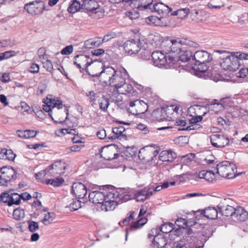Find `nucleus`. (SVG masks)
I'll return each instance as SVG.
<instances>
[{
	"instance_id": "5701e85b",
	"label": "nucleus",
	"mask_w": 248,
	"mask_h": 248,
	"mask_svg": "<svg viewBox=\"0 0 248 248\" xmlns=\"http://www.w3.org/2000/svg\"><path fill=\"white\" fill-rule=\"evenodd\" d=\"M152 8L153 11H154L163 16L168 15L172 11L170 7L162 2L155 3Z\"/></svg>"
},
{
	"instance_id": "37998d69",
	"label": "nucleus",
	"mask_w": 248,
	"mask_h": 248,
	"mask_svg": "<svg viewBox=\"0 0 248 248\" xmlns=\"http://www.w3.org/2000/svg\"><path fill=\"white\" fill-rule=\"evenodd\" d=\"M10 203L9 206H12L14 204L18 205L20 203L19 194L16 193L10 194Z\"/></svg>"
},
{
	"instance_id": "774afa93",
	"label": "nucleus",
	"mask_w": 248,
	"mask_h": 248,
	"mask_svg": "<svg viewBox=\"0 0 248 248\" xmlns=\"http://www.w3.org/2000/svg\"><path fill=\"white\" fill-rule=\"evenodd\" d=\"M0 79L3 83L9 82L11 80L9 73H2Z\"/></svg>"
},
{
	"instance_id": "3c124183",
	"label": "nucleus",
	"mask_w": 248,
	"mask_h": 248,
	"mask_svg": "<svg viewBox=\"0 0 248 248\" xmlns=\"http://www.w3.org/2000/svg\"><path fill=\"white\" fill-rule=\"evenodd\" d=\"M46 87H47L46 81L45 80L42 81L38 87V89L37 91V94L38 95H40V94H43L46 91Z\"/></svg>"
},
{
	"instance_id": "09e8293b",
	"label": "nucleus",
	"mask_w": 248,
	"mask_h": 248,
	"mask_svg": "<svg viewBox=\"0 0 248 248\" xmlns=\"http://www.w3.org/2000/svg\"><path fill=\"white\" fill-rule=\"evenodd\" d=\"M193 68L195 71L201 73L205 72L208 70V67L205 63H196Z\"/></svg>"
},
{
	"instance_id": "5fc2aeb1",
	"label": "nucleus",
	"mask_w": 248,
	"mask_h": 248,
	"mask_svg": "<svg viewBox=\"0 0 248 248\" xmlns=\"http://www.w3.org/2000/svg\"><path fill=\"white\" fill-rule=\"evenodd\" d=\"M173 106H168L165 108H163L165 112L166 113V116H167V118H169L168 121H170L172 118V116L173 114Z\"/></svg>"
},
{
	"instance_id": "4c0bfd02",
	"label": "nucleus",
	"mask_w": 248,
	"mask_h": 248,
	"mask_svg": "<svg viewBox=\"0 0 248 248\" xmlns=\"http://www.w3.org/2000/svg\"><path fill=\"white\" fill-rule=\"evenodd\" d=\"M147 218H141L137 221L132 222L131 223L130 227L129 228L128 231H132L134 230L141 228L147 222Z\"/></svg>"
},
{
	"instance_id": "dca6fc26",
	"label": "nucleus",
	"mask_w": 248,
	"mask_h": 248,
	"mask_svg": "<svg viewBox=\"0 0 248 248\" xmlns=\"http://www.w3.org/2000/svg\"><path fill=\"white\" fill-rule=\"evenodd\" d=\"M87 193L85 186L80 182L75 183L72 186V193L78 199H83Z\"/></svg>"
},
{
	"instance_id": "39448f33",
	"label": "nucleus",
	"mask_w": 248,
	"mask_h": 248,
	"mask_svg": "<svg viewBox=\"0 0 248 248\" xmlns=\"http://www.w3.org/2000/svg\"><path fill=\"white\" fill-rule=\"evenodd\" d=\"M224 52L227 55L225 57L222 58L220 61L221 67L225 70L230 71H235L237 70L240 65V63L235 53Z\"/></svg>"
},
{
	"instance_id": "13d9d810",
	"label": "nucleus",
	"mask_w": 248,
	"mask_h": 248,
	"mask_svg": "<svg viewBox=\"0 0 248 248\" xmlns=\"http://www.w3.org/2000/svg\"><path fill=\"white\" fill-rule=\"evenodd\" d=\"M175 224L179 227L185 228L187 225V222L186 219L182 217H179L175 221Z\"/></svg>"
},
{
	"instance_id": "9d476101",
	"label": "nucleus",
	"mask_w": 248,
	"mask_h": 248,
	"mask_svg": "<svg viewBox=\"0 0 248 248\" xmlns=\"http://www.w3.org/2000/svg\"><path fill=\"white\" fill-rule=\"evenodd\" d=\"M158 153L159 151L155 146H148L140 150L139 157L146 162H149L153 160Z\"/></svg>"
},
{
	"instance_id": "49530a36",
	"label": "nucleus",
	"mask_w": 248,
	"mask_h": 248,
	"mask_svg": "<svg viewBox=\"0 0 248 248\" xmlns=\"http://www.w3.org/2000/svg\"><path fill=\"white\" fill-rule=\"evenodd\" d=\"M109 105V101L108 99L107 98H103L99 102V108L104 112L107 111V109Z\"/></svg>"
},
{
	"instance_id": "f257e3e1",
	"label": "nucleus",
	"mask_w": 248,
	"mask_h": 248,
	"mask_svg": "<svg viewBox=\"0 0 248 248\" xmlns=\"http://www.w3.org/2000/svg\"><path fill=\"white\" fill-rule=\"evenodd\" d=\"M88 198L91 202L100 205L102 210L106 212L115 209L117 205L116 200L118 198L122 199L124 202L130 199L129 196L127 194L123 195L116 189H112L110 191H108L101 188L90 192Z\"/></svg>"
},
{
	"instance_id": "b1692460",
	"label": "nucleus",
	"mask_w": 248,
	"mask_h": 248,
	"mask_svg": "<svg viewBox=\"0 0 248 248\" xmlns=\"http://www.w3.org/2000/svg\"><path fill=\"white\" fill-rule=\"evenodd\" d=\"M146 22L154 26H166L167 25V19L163 17H158L156 16H150L146 18Z\"/></svg>"
},
{
	"instance_id": "412c9836",
	"label": "nucleus",
	"mask_w": 248,
	"mask_h": 248,
	"mask_svg": "<svg viewBox=\"0 0 248 248\" xmlns=\"http://www.w3.org/2000/svg\"><path fill=\"white\" fill-rule=\"evenodd\" d=\"M153 0H133V6L140 10L153 12L152 5Z\"/></svg>"
},
{
	"instance_id": "c756f323",
	"label": "nucleus",
	"mask_w": 248,
	"mask_h": 248,
	"mask_svg": "<svg viewBox=\"0 0 248 248\" xmlns=\"http://www.w3.org/2000/svg\"><path fill=\"white\" fill-rule=\"evenodd\" d=\"M119 93L126 94H128L129 96H134L137 94V93L134 91L132 86L129 84H126V81L125 83L117 90Z\"/></svg>"
},
{
	"instance_id": "4468645a",
	"label": "nucleus",
	"mask_w": 248,
	"mask_h": 248,
	"mask_svg": "<svg viewBox=\"0 0 248 248\" xmlns=\"http://www.w3.org/2000/svg\"><path fill=\"white\" fill-rule=\"evenodd\" d=\"M154 189V186H150L141 190H138L134 194V199L137 202H143L149 199L153 195V190Z\"/></svg>"
},
{
	"instance_id": "79ce46f5",
	"label": "nucleus",
	"mask_w": 248,
	"mask_h": 248,
	"mask_svg": "<svg viewBox=\"0 0 248 248\" xmlns=\"http://www.w3.org/2000/svg\"><path fill=\"white\" fill-rule=\"evenodd\" d=\"M174 228V225L170 222L164 223L161 226L160 230L163 233H169L171 232Z\"/></svg>"
},
{
	"instance_id": "e2e57ef3",
	"label": "nucleus",
	"mask_w": 248,
	"mask_h": 248,
	"mask_svg": "<svg viewBox=\"0 0 248 248\" xmlns=\"http://www.w3.org/2000/svg\"><path fill=\"white\" fill-rule=\"evenodd\" d=\"M248 75V68H242L236 73V76L238 78H244Z\"/></svg>"
},
{
	"instance_id": "72a5a7b5",
	"label": "nucleus",
	"mask_w": 248,
	"mask_h": 248,
	"mask_svg": "<svg viewBox=\"0 0 248 248\" xmlns=\"http://www.w3.org/2000/svg\"><path fill=\"white\" fill-rule=\"evenodd\" d=\"M103 43L101 38L90 39L84 42V47L86 48H92L100 46Z\"/></svg>"
},
{
	"instance_id": "de8ad7c7",
	"label": "nucleus",
	"mask_w": 248,
	"mask_h": 248,
	"mask_svg": "<svg viewBox=\"0 0 248 248\" xmlns=\"http://www.w3.org/2000/svg\"><path fill=\"white\" fill-rule=\"evenodd\" d=\"M16 54V52L14 50L7 51L3 53H0V61L4 59H9L15 56Z\"/></svg>"
},
{
	"instance_id": "6ab92c4d",
	"label": "nucleus",
	"mask_w": 248,
	"mask_h": 248,
	"mask_svg": "<svg viewBox=\"0 0 248 248\" xmlns=\"http://www.w3.org/2000/svg\"><path fill=\"white\" fill-rule=\"evenodd\" d=\"M217 208L219 212L222 215L226 217L233 216L235 208L228 205L225 199H224L219 202L217 205Z\"/></svg>"
},
{
	"instance_id": "2f4dec72",
	"label": "nucleus",
	"mask_w": 248,
	"mask_h": 248,
	"mask_svg": "<svg viewBox=\"0 0 248 248\" xmlns=\"http://www.w3.org/2000/svg\"><path fill=\"white\" fill-rule=\"evenodd\" d=\"M65 2H67L69 3L67 11L70 13H75L79 9H82V4L77 0H65Z\"/></svg>"
},
{
	"instance_id": "f8f14e48",
	"label": "nucleus",
	"mask_w": 248,
	"mask_h": 248,
	"mask_svg": "<svg viewBox=\"0 0 248 248\" xmlns=\"http://www.w3.org/2000/svg\"><path fill=\"white\" fill-rule=\"evenodd\" d=\"M147 104L142 100H136L130 103L129 110L133 115L143 114L148 110Z\"/></svg>"
},
{
	"instance_id": "a211bd4d",
	"label": "nucleus",
	"mask_w": 248,
	"mask_h": 248,
	"mask_svg": "<svg viewBox=\"0 0 248 248\" xmlns=\"http://www.w3.org/2000/svg\"><path fill=\"white\" fill-rule=\"evenodd\" d=\"M74 64L79 68L87 70L92 60L86 55H78L74 57Z\"/></svg>"
},
{
	"instance_id": "bb28decb",
	"label": "nucleus",
	"mask_w": 248,
	"mask_h": 248,
	"mask_svg": "<svg viewBox=\"0 0 248 248\" xmlns=\"http://www.w3.org/2000/svg\"><path fill=\"white\" fill-rule=\"evenodd\" d=\"M100 155L102 157L108 160L116 158L118 156V155L115 153L114 149L108 147L103 148L100 153Z\"/></svg>"
},
{
	"instance_id": "f3484780",
	"label": "nucleus",
	"mask_w": 248,
	"mask_h": 248,
	"mask_svg": "<svg viewBox=\"0 0 248 248\" xmlns=\"http://www.w3.org/2000/svg\"><path fill=\"white\" fill-rule=\"evenodd\" d=\"M210 141L211 144L215 147L223 148L229 144V140L222 135L217 134L211 136Z\"/></svg>"
},
{
	"instance_id": "2eb2a0df",
	"label": "nucleus",
	"mask_w": 248,
	"mask_h": 248,
	"mask_svg": "<svg viewBox=\"0 0 248 248\" xmlns=\"http://www.w3.org/2000/svg\"><path fill=\"white\" fill-rule=\"evenodd\" d=\"M192 56V53L190 51H188L182 47L174 56L171 55V58L172 59L175 60V61H174V66H175L176 68L177 66V62L179 61L182 62H186L190 60Z\"/></svg>"
},
{
	"instance_id": "680f3d73",
	"label": "nucleus",
	"mask_w": 248,
	"mask_h": 248,
	"mask_svg": "<svg viewBox=\"0 0 248 248\" xmlns=\"http://www.w3.org/2000/svg\"><path fill=\"white\" fill-rule=\"evenodd\" d=\"M48 171H47V168L46 170H42L37 173L35 174V177L38 180H41L45 176L47 175L48 176Z\"/></svg>"
},
{
	"instance_id": "a878e982",
	"label": "nucleus",
	"mask_w": 248,
	"mask_h": 248,
	"mask_svg": "<svg viewBox=\"0 0 248 248\" xmlns=\"http://www.w3.org/2000/svg\"><path fill=\"white\" fill-rule=\"evenodd\" d=\"M233 217L241 221H244L248 218V213L244 208L238 206L235 209Z\"/></svg>"
},
{
	"instance_id": "ea45409f",
	"label": "nucleus",
	"mask_w": 248,
	"mask_h": 248,
	"mask_svg": "<svg viewBox=\"0 0 248 248\" xmlns=\"http://www.w3.org/2000/svg\"><path fill=\"white\" fill-rule=\"evenodd\" d=\"M55 218V214L53 212H47L45 214L42 221L45 225H47L51 223Z\"/></svg>"
},
{
	"instance_id": "e433bc0d",
	"label": "nucleus",
	"mask_w": 248,
	"mask_h": 248,
	"mask_svg": "<svg viewBox=\"0 0 248 248\" xmlns=\"http://www.w3.org/2000/svg\"><path fill=\"white\" fill-rule=\"evenodd\" d=\"M153 116L156 121L158 122L163 121L164 120L168 121L169 118H167L164 109L162 108L161 109L155 110L153 112Z\"/></svg>"
},
{
	"instance_id": "58836bf2",
	"label": "nucleus",
	"mask_w": 248,
	"mask_h": 248,
	"mask_svg": "<svg viewBox=\"0 0 248 248\" xmlns=\"http://www.w3.org/2000/svg\"><path fill=\"white\" fill-rule=\"evenodd\" d=\"M189 13V9L188 8L180 9L170 14L171 16H176L178 18L182 19L187 16Z\"/></svg>"
},
{
	"instance_id": "864d4df0",
	"label": "nucleus",
	"mask_w": 248,
	"mask_h": 248,
	"mask_svg": "<svg viewBox=\"0 0 248 248\" xmlns=\"http://www.w3.org/2000/svg\"><path fill=\"white\" fill-rule=\"evenodd\" d=\"M44 67L48 72H51L53 69V65L51 61L48 60L42 61Z\"/></svg>"
},
{
	"instance_id": "20e7f679",
	"label": "nucleus",
	"mask_w": 248,
	"mask_h": 248,
	"mask_svg": "<svg viewBox=\"0 0 248 248\" xmlns=\"http://www.w3.org/2000/svg\"><path fill=\"white\" fill-rule=\"evenodd\" d=\"M153 64L158 67H164L166 69L175 68L174 66V60L172 59L171 55L168 57L161 51H156L153 52L152 55Z\"/></svg>"
},
{
	"instance_id": "c85d7f7f",
	"label": "nucleus",
	"mask_w": 248,
	"mask_h": 248,
	"mask_svg": "<svg viewBox=\"0 0 248 248\" xmlns=\"http://www.w3.org/2000/svg\"><path fill=\"white\" fill-rule=\"evenodd\" d=\"M167 243V241L162 234H155L154 236L153 246L154 248H164Z\"/></svg>"
},
{
	"instance_id": "bf43d9fd",
	"label": "nucleus",
	"mask_w": 248,
	"mask_h": 248,
	"mask_svg": "<svg viewBox=\"0 0 248 248\" xmlns=\"http://www.w3.org/2000/svg\"><path fill=\"white\" fill-rule=\"evenodd\" d=\"M73 51L72 45H69L63 48L61 51V54L64 55H68L71 54Z\"/></svg>"
},
{
	"instance_id": "6e6d98bb",
	"label": "nucleus",
	"mask_w": 248,
	"mask_h": 248,
	"mask_svg": "<svg viewBox=\"0 0 248 248\" xmlns=\"http://www.w3.org/2000/svg\"><path fill=\"white\" fill-rule=\"evenodd\" d=\"M37 53L39 58L41 61L46 60V59H47V56L46 54V49L45 47L40 48L38 50Z\"/></svg>"
},
{
	"instance_id": "7ed1b4c3",
	"label": "nucleus",
	"mask_w": 248,
	"mask_h": 248,
	"mask_svg": "<svg viewBox=\"0 0 248 248\" xmlns=\"http://www.w3.org/2000/svg\"><path fill=\"white\" fill-rule=\"evenodd\" d=\"M161 46L166 53L175 54L181 50L183 46L197 48L199 45L197 43L186 38L170 37L163 41Z\"/></svg>"
},
{
	"instance_id": "c9c22d12",
	"label": "nucleus",
	"mask_w": 248,
	"mask_h": 248,
	"mask_svg": "<svg viewBox=\"0 0 248 248\" xmlns=\"http://www.w3.org/2000/svg\"><path fill=\"white\" fill-rule=\"evenodd\" d=\"M44 103L45 104H49L54 109L56 108L57 109H59L62 108V102L60 100H56L53 98L51 96L47 97L44 100Z\"/></svg>"
},
{
	"instance_id": "473e14b6",
	"label": "nucleus",
	"mask_w": 248,
	"mask_h": 248,
	"mask_svg": "<svg viewBox=\"0 0 248 248\" xmlns=\"http://www.w3.org/2000/svg\"><path fill=\"white\" fill-rule=\"evenodd\" d=\"M16 156L12 150L3 149L0 152V159L14 161Z\"/></svg>"
},
{
	"instance_id": "aec40b11",
	"label": "nucleus",
	"mask_w": 248,
	"mask_h": 248,
	"mask_svg": "<svg viewBox=\"0 0 248 248\" xmlns=\"http://www.w3.org/2000/svg\"><path fill=\"white\" fill-rule=\"evenodd\" d=\"M196 63H203L209 62L212 58L210 54L204 50L197 51L194 56Z\"/></svg>"
},
{
	"instance_id": "cd10ccee",
	"label": "nucleus",
	"mask_w": 248,
	"mask_h": 248,
	"mask_svg": "<svg viewBox=\"0 0 248 248\" xmlns=\"http://www.w3.org/2000/svg\"><path fill=\"white\" fill-rule=\"evenodd\" d=\"M45 9V3L40 0L32 1V13L35 15H40Z\"/></svg>"
},
{
	"instance_id": "423d86ee",
	"label": "nucleus",
	"mask_w": 248,
	"mask_h": 248,
	"mask_svg": "<svg viewBox=\"0 0 248 248\" xmlns=\"http://www.w3.org/2000/svg\"><path fill=\"white\" fill-rule=\"evenodd\" d=\"M217 173L222 177L232 179L235 176V166L228 161L218 163L217 166Z\"/></svg>"
},
{
	"instance_id": "4d7b16f0",
	"label": "nucleus",
	"mask_w": 248,
	"mask_h": 248,
	"mask_svg": "<svg viewBox=\"0 0 248 248\" xmlns=\"http://www.w3.org/2000/svg\"><path fill=\"white\" fill-rule=\"evenodd\" d=\"M125 131V128L123 126H119L118 127H115L113 128L112 132L113 133L117 135L118 137L119 136L122 135L123 133Z\"/></svg>"
},
{
	"instance_id": "ddd939ff",
	"label": "nucleus",
	"mask_w": 248,
	"mask_h": 248,
	"mask_svg": "<svg viewBox=\"0 0 248 248\" xmlns=\"http://www.w3.org/2000/svg\"><path fill=\"white\" fill-rule=\"evenodd\" d=\"M66 165L61 160H57L47 168L48 177L62 175L64 173Z\"/></svg>"
},
{
	"instance_id": "603ef678",
	"label": "nucleus",
	"mask_w": 248,
	"mask_h": 248,
	"mask_svg": "<svg viewBox=\"0 0 248 248\" xmlns=\"http://www.w3.org/2000/svg\"><path fill=\"white\" fill-rule=\"evenodd\" d=\"M80 207V202L79 201H74L73 200L72 202L66 207L69 208L70 211H76Z\"/></svg>"
},
{
	"instance_id": "a19ab883",
	"label": "nucleus",
	"mask_w": 248,
	"mask_h": 248,
	"mask_svg": "<svg viewBox=\"0 0 248 248\" xmlns=\"http://www.w3.org/2000/svg\"><path fill=\"white\" fill-rule=\"evenodd\" d=\"M64 181V179L62 178L58 177L53 179L46 180L45 182L47 185H51L54 186L58 187L62 185Z\"/></svg>"
},
{
	"instance_id": "8fccbe9b",
	"label": "nucleus",
	"mask_w": 248,
	"mask_h": 248,
	"mask_svg": "<svg viewBox=\"0 0 248 248\" xmlns=\"http://www.w3.org/2000/svg\"><path fill=\"white\" fill-rule=\"evenodd\" d=\"M86 95L90 99V102L91 103L92 106H94L95 104V102L96 101L97 96L93 91H89L86 93Z\"/></svg>"
},
{
	"instance_id": "6e6552de",
	"label": "nucleus",
	"mask_w": 248,
	"mask_h": 248,
	"mask_svg": "<svg viewBox=\"0 0 248 248\" xmlns=\"http://www.w3.org/2000/svg\"><path fill=\"white\" fill-rule=\"evenodd\" d=\"M82 9H85L92 14L94 17L100 18L104 16V11L95 0H84L81 5Z\"/></svg>"
},
{
	"instance_id": "7c9ffc66",
	"label": "nucleus",
	"mask_w": 248,
	"mask_h": 248,
	"mask_svg": "<svg viewBox=\"0 0 248 248\" xmlns=\"http://www.w3.org/2000/svg\"><path fill=\"white\" fill-rule=\"evenodd\" d=\"M198 177L206 181L213 182L216 179V174L211 170H203L198 174Z\"/></svg>"
},
{
	"instance_id": "9b49d317",
	"label": "nucleus",
	"mask_w": 248,
	"mask_h": 248,
	"mask_svg": "<svg viewBox=\"0 0 248 248\" xmlns=\"http://www.w3.org/2000/svg\"><path fill=\"white\" fill-rule=\"evenodd\" d=\"M103 63L101 62L94 61L93 62L92 61L91 63L87 68L86 72L92 77H99L100 81L103 82L102 74L106 70V68L103 69Z\"/></svg>"
},
{
	"instance_id": "f704fd0d",
	"label": "nucleus",
	"mask_w": 248,
	"mask_h": 248,
	"mask_svg": "<svg viewBox=\"0 0 248 248\" xmlns=\"http://www.w3.org/2000/svg\"><path fill=\"white\" fill-rule=\"evenodd\" d=\"M202 214L207 218L215 219L217 217L218 211L214 207H208L205 210L202 211Z\"/></svg>"
},
{
	"instance_id": "4be33fe9",
	"label": "nucleus",
	"mask_w": 248,
	"mask_h": 248,
	"mask_svg": "<svg viewBox=\"0 0 248 248\" xmlns=\"http://www.w3.org/2000/svg\"><path fill=\"white\" fill-rule=\"evenodd\" d=\"M42 197L41 194L38 192H34L33 194L32 198L34 199L33 202L32 203V212L33 211V209H35L36 212H34V215H38L39 213L43 210V207L41 204V202L39 199Z\"/></svg>"
},
{
	"instance_id": "393cba45",
	"label": "nucleus",
	"mask_w": 248,
	"mask_h": 248,
	"mask_svg": "<svg viewBox=\"0 0 248 248\" xmlns=\"http://www.w3.org/2000/svg\"><path fill=\"white\" fill-rule=\"evenodd\" d=\"M177 157L176 153L171 150H163L159 154V159L163 162H172Z\"/></svg>"
},
{
	"instance_id": "338daca9",
	"label": "nucleus",
	"mask_w": 248,
	"mask_h": 248,
	"mask_svg": "<svg viewBox=\"0 0 248 248\" xmlns=\"http://www.w3.org/2000/svg\"><path fill=\"white\" fill-rule=\"evenodd\" d=\"M234 53L239 61L240 60H248V54L242 53L241 52H236Z\"/></svg>"
},
{
	"instance_id": "69168bd1",
	"label": "nucleus",
	"mask_w": 248,
	"mask_h": 248,
	"mask_svg": "<svg viewBox=\"0 0 248 248\" xmlns=\"http://www.w3.org/2000/svg\"><path fill=\"white\" fill-rule=\"evenodd\" d=\"M194 158V155L190 154L186 155L185 156L182 157L181 160L183 163H188L191 162Z\"/></svg>"
},
{
	"instance_id": "0eeeda50",
	"label": "nucleus",
	"mask_w": 248,
	"mask_h": 248,
	"mask_svg": "<svg viewBox=\"0 0 248 248\" xmlns=\"http://www.w3.org/2000/svg\"><path fill=\"white\" fill-rule=\"evenodd\" d=\"M16 178V172L12 167L4 166L0 169V186H6Z\"/></svg>"
},
{
	"instance_id": "c03bdc74",
	"label": "nucleus",
	"mask_w": 248,
	"mask_h": 248,
	"mask_svg": "<svg viewBox=\"0 0 248 248\" xmlns=\"http://www.w3.org/2000/svg\"><path fill=\"white\" fill-rule=\"evenodd\" d=\"M17 135L23 139L27 140L31 138V130L27 129L25 130H18L16 131Z\"/></svg>"
},
{
	"instance_id": "052dcab7",
	"label": "nucleus",
	"mask_w": 248,
	"mask_h": 248,
	"mask_svg": "<svg viewBox=\"0 0 248 248\" xmlns=\"http://www.w3.org/2000/svg\"><path fill=\"white\" fill-rule=\"evenodd\" d=\"M10 194L7 193H3L0 195V202H2L4 203H7L9 205L10 203Z\"/></svg>"
},
{
	"instance_id": "0e129e2a",
	"label": "nucleus",
	"mask_w": 248,
	"mask_h": 248,
	"mask_svg": "<svg viewBox=\"0 0 248 248\" xmlns=\"http://www.w3.org/2000/svg\"><path fill=\"white\" fill-rule=\"evenodd\" d=\"M84 147V145H74L67 149V152L69 153L70 152H78L80 151L82 147Z\"/></svg>"
},
{
	"instance_id": "a18cd8bd",
	"label": "nucleus",
	"mask_w": 248,
	"mask_h": 248,
	"mask_svg": "<svg viewBox=\"0 0 248 248\" xmlns=\"http://www.w3.org/2000/svg\"><path fill=\"white\" fill-rule=\"evenodd\" d=\"M13 217L16 220H20L25 216L24 211L20 208L15 209L13 212Z\"/></svg>"
},
{
	"instance_id": "1a4fd4ad",
	"label": "nucleus",
	"mask_w": 248,
	"mask_h": 248,
	"mask_svg": "<svg viewBox=\"0 0 248 248\" xmlns=\"http://www.w3.org/2000/svg\"><path fill=\"white\" fill-rule=\"evenodd\" d=\"M142 41H143L142 40ZM142 43L139 37L126 41L124 44V48L126 53L132 55L137 53L141 49Z\"/></svg>"
},
{
	"instance_id": "f03ea898",
	"label": "nucleus",
	"mask_w": 248,
	"mask_h": 248,
	"mask_svg": "<svg viewBox=\"0 0 248 248\" xmlns=\"http://www.w3.org/2000/svg\"><path fill=\"white\" fill-rule=\"evenodd\" d=\"M128 77V74L126 70L122 68L119 70H115L112 67L106 68L105 72L102 74L103 82L107 85H109L118 90L123 86Z\"/></svg>"
}]
</instances>
